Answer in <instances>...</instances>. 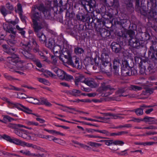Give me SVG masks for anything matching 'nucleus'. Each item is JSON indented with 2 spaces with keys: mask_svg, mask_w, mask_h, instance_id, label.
Returning a JSON list of instances; mask_svg holds the SVG:
<instances>
[{
  "mask_svg": "<svg viewBox=\"0 0 157 157\" xmlns=\"http://www.w3.org/2000/svg\"><path fill=\"white\" fill-rule=\"evenodd\" d=\"M84 78V77L82 75H80L76 78L75 81V85L78 86L80 82H84V81H85Z\"/></svg>",
  "mask_w": 157,
  "mask_h": 157,
  "instance_id": "25",
  "label": "nucleus"
},
{
  "mask_svg": "<svg viewBox=\"0 0 157 157\" xmlns=\"http://www.w3.org/2000/svg\"><path fill=\"white\" fill-rule=\"evenodd\" d=\"M2 137L5 140L10 142H11V140L12 139L9 136L5 134L3 135Z\"/></svg>",
  "mask_w": 157,
  "mask_h": 157,
  "instance_id": "56",
  "label": "nucleus"
},
{
  "mask_svg": "<svg viewBox=\"0 0 157 157\" xmlns=\"http://www.w3.org/2000/svg\"><path fill=\"white\" fill-rule=\"evenodd\" d=\"M39 102L40 103L38 104L39 105L41 104L45 105L48 106H51L52 105L46 99L44 98H40V100H39Z\"/></svg>",
  "mask_w": 157,
  "mask_h": 157,
  "instance_id": "23",
  "label": "nucleus"
},
{
  "mask_svg": "<svg viewBox=\"0 0 157 157\" xmlns=\"http://www.w3.org/2000/svg\"><path fill=\"white\" fill-rule=\"evenodd\" d=\"M127 34L129 36L130 38H132V37H135V32L132 30H129L127 32Z\"/></svg>",
  "mask_w": 157,
  "mask_h": 157,
  "instance_id": "48",
  "label": "nucleus"
},
{
  "mask_svg": "<svg viewBox=\"0 0 157 157\" xmlns=\"http://www.w3.org/2000/svg\"><path fill=\"white\" fill-rule=\"evenodd\" d=\"M84 50L80 48H76L75 49V52L77 54H81L84 52Z\"/></svg>",
  "mask_w": 157,
  "mask_h": 157,
  "instance_id": "46",
  "label": "nucleus"
},
{
  "mask_svg": "<svg viewBox=\"0 0 157 157\" xmlns=\"http://www.w3.org/2000/svg\"><path fill=\"white\" fill-rule=\"evenodd\" d=\"M101 90L104 91H110L111 89V87L109 85H103L101 86Z\"/></svg>",
  "mask_w": 157,
  "mask_h": 157,
  "instance_id": "37",
  "label": "nucleus"
},
{
  "mask_svg": "<svg viewBox=\"0 0 157 157\" xmlns=\"http://www.w3.org/2000/svg\"><path fill=\"white\" fill-rule=\"evenodd\" d=\"M154 119V117H146L142 119V120L146 122H149L150 124H153Z\"/></svg>",
  "mask_w": 157,
  "mask_h": 157,
  "instance_id": "29",
  "label": "nucleus"
},
{
  "mask_svg": "<svg viewBox=\"0 0 157 157\" xmlns=\"http://www.w3.org/2000/svg\"><path fill=\"white\" fill-rule=\"evenodd\" d=\"M76 17L77 19L81 21H84L85 19V17L84 15L82 13H78L77 14Z\"/></svg>",
  "mask_w": 157,
  "mask_h": 157,
  "instance_id": "30",
  "label": "nucleus"
},
{
  "mask_svg": "<svg viewBox=\"0 0 157 157\" xmlns=\"http://www.w3.org/2000/svg\"><path fill=\"white\" fill-rule=\"evenodd\" d=\"M27 96L24 94L19 92L17 94V98L20 99H25L26 98Z\"/></svg>",
  "mask_w": 157,
  "mask_h": 157,
  "instance_id": "47",
  "label": "nucleus"
},
{
  "mask_svg": "<svg viewBox=\"0 0 157 157\" xmlns=\"http://www.w3.org/2000/svg\"><path fill=\"white\" fill-rule=\"evenodd\" d=\"M23 141H21L18 139L13 138H12L10 143H14L18 145H20L22 146Z\"/></svg>",
  "mask_w": 157,
  "mask_h": 157,
  "instance_id": "27",
  "label": "nucleus"
},
{
  "mask_svg": "<svg viewBox=\"0 0 157 157\" xmlns=\"http://www.w3.org/2000/svg\"><path fill=\"white\" fill-rule=\"evenodd\" d=\"M22 146L23 147L26 146L29 147H32L33 148L36 149L38 150H40L41 148L40 147L37 146L35 145H34L31 143H26L23 141Z\"/></svg>",
  "mask_w": 157,
  "mask_h": 157,
  "instance_id": "19",
  "label": "nucleus"
},
{
  "mask_svg": "<svg viewBox=\"0 0 157 157\" xmlns=\"http://www.w3.org/2000/svg\"><path fill=\"white\" fill-rule=\"evenodd\" d=\"M17 129L18 128H24L26 129H27L29 130H32L33 128L31 127H27L25 126L20 124H16Z\"/></svg>",
  "mask_w": 157,
  "mask_h": 157,
  "instance_id": "55",
  "label": "nucleus"
},
{
  "mask_svg": "<svg viewBox=\"0 0 157 157\" xmlns=\"http://www.w3.org/2000/svg\"><path fill=\"white\" fill-rule=\"evenodd\" d=\"M111 48L112 50L116 53L119 52L121 49L120 45L116 42H113L111 44Z\"/></svg>",
  "mask_w": 157,
  "mask_h": 157,
  "instance_id": "15",
  "label": "nucleus"
},
{
  "mask_svg": "<svg viewBox=\"0 0 157 157\" xmlns=\"http://www.w3.org/2000/svg\"><path fill=\"white\" fill-rule=\"evenodd\" d=\"M38 52V54L40 56L42 59H43V60L44 61H47V58L44 55V54L42 52L39 51Z\"/></svg>",
  "mask_w": 157,
  "mask_h": 157,
  "instance_id": "63",
  "label": "nucleus"
},
{
  "mask_svg": "<svg viewBox=\"0 0 157 157\" xmlns=\"http://www.w3.org/2000/svg\"><path fill=\"white\" fill-rule=\"evenodd\" d=\"M55 138L56 137H54L53 136L50 135H46V139H48V140L50 141L53 140L54 141L55 140Z\"/></svg>",
  "mask_w": 157,
  "mask_h": 157,
  "instance_id": "64",
  "label": "nucleus"
},
{
  "mask_svg": "<svg viewBox=\"0 0 157 157\" xmlns=\"http://www.w3.org/2000/svg\"><path fill=\"white\" fill-rule=\"evenodd\" d=\"M124 144V142L120 140H113V144L115 145H122Z\"/></svg>",
  "mask_w": 157,
  "mask_h": 157,
  "instance_id": "51",
  "label": "nucleus"
},
{
  "mask_svg": "<svg viewBox=\"0 0 157 157\" xmlns=\"http://www.w3.org/2000/svg\"><path fill=\"white\" fill-rule=\"evenodd\" d=\"M64 77V79L67 81H69L73 79V76L67 74L66 73L65 74V76Z\"/></svg>",
  "mask_w": 157,
  "mask_h": 157,
  "instance_id": "42",
  "label": "nucleus"
},
{
  "mask_svg": "<svg viewBox=\"0 0 157 157\" xmlns=\"http://www.w3.org/2000/svg\"><path fill=\"white\" fill-rule=\"evenodd\" d=\"M4 77L7 80L12 81L13 80H17L18 81H20V80L17 78H15L11 76L8 75L7 74H4Z\"/></svg>",
  "mask_w": 157,
  "mask_h": 157,
  "instance_id": "38",
  "label": "nucleus"
},
{
  "mask_svg": "<svg viewBox=\"0 0 157 157\" xmlns=\"http://www.w3.org/2000/svg\"><path fill=\"white\" fill-rule=\"evenodd\" d=\"M119 113L114 114L110 113H106L105 114V116H110L111 119H118Z\"/></svg>",
  "mask_w": 157,
  "mask_h": 157,
  "instance_id": "31",
  "label": "nucleus"
},
{
  "mask_svg": "<svg viewBox=\"0 0 157 157\" xmlns=\"http://www.w3.org/2000/svg\"><path fill=\"white\" fill-rule=\"evenodd\" d=\"M154 144H157V142H148L144 143V146L146 145L151 146L153 145Z\"/></svg>",
  "mask_w": 157,
  "mask_h": 157,
  "instance_id": "58",
  "label": "nucleus"
},
{
  "mask_svg": "<svg viewBox=\"0 0 157 157\" xmlns=\"http://www.w3.org/2000/svg\"><path fill=\"white\" fill-rule=\"evenodd\" d=\"M136 114L138 116L141 115L143 113V110L141 108H138L135 111Z\"/></svg>",
  "mask_w": 157,
  "mask_h": 157,
  "instance_id": "50",
  "label": "nucleus"
},
{
  "mask_svg": "<svg viewBox=\"0 0 157 157\" xmlns=\"http://www.w3.org/2000/svg\"><path fill=\"white\" fill-rule=\"evenodd\" d=\"M129 89L131 90L137 91L141 90L142 89V87L136 85H131L129 87Z\"/></svg>",
  "mask_w": 157,
  "mask_h": 157,
  "instance_id": "32",
  "label": "nucleus"
},
{
  "mask_svg": "<svg viewBox=\"0 0 157 157\" xmlns=\"http://www.w3.org/2000/svg\"><path fill=\"white\" fill-rule=\"evenodd\" d=\"M129 45L135 48L139 49L144 47V41L136 37L130 38L129 40Z\"/></svg>",
  "mask_w": 157,
  "mask_h": 157,
  "instance_id": "6",
  "label": "nucleus"
},
{
  "mask_svg": "<svg viewBox=\"0 0 157 157\" xmlns=\"http://www.w3.org/2000/svg\"><path fill=\"white\" fill-rule=\"evenodd\" d=\"M143 128V129H157V127L151 125L145 127Z\"/></svg>",
  "mask_w": 157,
  "mask_h": 157,
  "instance_id": "59",
  "label": "nucleus"
},
{
  "mask_svg": "<svg viewBox=\"0 0 157 157\" xmlns=\"http://www.w3.org/2000/svg\"><path fill=\"white\" fill-rule=\"evenodd\" d=\"M88 144L91 146L95 147H99L101 146V144H100L91 142H89Z\"/></svg>",
  "mask_w": 157,
  "mask_h": 157,
  "instance_id": "57",
  "label": "nucleus"
},
{
  "mask_svg": "<svg viewBox=\"0 0 157 157\" xmlns=\"http://www.w3.org/2000/svg\"><path fill=\"white\" fill-rule=\"evenodd\" d=\"M14 132L17 135L24 139H27L28 137L27 134L28 131L26 130L22 129H17L14 130Z\"/></svg>",
  "mask_w": 157,
  "mask_h": 157,
  "instance_id": "11",
  "label": "nucleus"
},
{
  "mask_svg": "<svg viewBox=\"0 0 157 157\" xmlns=\"http://www.w3.org/2000/svg\"><path fill=\"white\" fill-rule=\"evenodd\" d=\"M3 120L7 122L6 121L8 120L9 122H11L14 120V119L8 115L3 116Z\"/></svg>",
  "mask_w": 157,
  "mask_h": 157,
  "instance_id": "41",
  "label": "nucleus"
},
{
  "mask_svg": "<svg viewBox=\"0 0 157 157\" xmlns=\"http://www.w3.org/2000/svg\"><path fill=\"white\" fill-rule=\"evenodd\" d=\"M17 10H15V11L16 12L18 13L20 15H22V6L21 5L20 3H18L17 5Z\"/></svg>",
  "mask_w": 157,
  "mask_h": 157,
  "instance_id": "36",
  "label": "nucleus"
},
{
  "mask_svg": "<svg viewBox=\"0 0 157 157\" xmlns=\"http://www.w3.org/2000/svg\"><path fill=\"white\" fill-rule=\"evenodd\" d=\"M2 99L6 101L8 107L10 108H16L18 109L21 110L29 114L31 113L32 110L26 107L21 104L17 102H13L6 97H3Z\"/></svg>",
  "mask_w": 157,
  "mask_h": 157,
  "instance_id": "5",
  "label": "nucleus"
},
{
  "mask_svg": "<svg viewBox=\"0 0 157 157\" xmlns=\"http://www.w3.org/2000/svg\"><path fill=\"white\" fill-rule=\"evenodd\" d=\"M39 38L40 42L41 43H44L46 40V37L44 35L42 32H40L35 33Z\"/></svg>",
  "mask_w": 157,
  "mask_h": 157,
  "instance_id": "20",
  "label": "nucleus"
},
{
  "mask_svg": "<svg viewBox=\"0 0 157 157\" xmlns=\"http://www.w3.org/2000/svg\"><path fill=\"white\" fill-rule=\"evenodd\" d=\"M67 63L68 64L71 65L73 67L79 69L82 68V63L78 58L75 57L72 58L69 57Z\"/></svg>",
  "mask_w": 157,
  "mask_h": 157,
  "instance_id": "7",
  "label": "nucleus"
},
{
  "mask_svg": "<svg viewBox=\"0 0 157 157\" xmlns=\"http://www.w3.org/2000/svg\"><path fill=\"white\" fill-rule=\"evenodd\" d=\"M38 9L41 11L45 18L49 19L51 17V8L50 6H44L43 4L39 6H36L32 9L34 18L33 19V27L35 33L40 32V30L46 26V24L42 19L41 13L36 12V10Z\"/></svg>",
  "mask_w": 157,
  "mask_h": 157,
  "instance_id": "1",
  "label": "nucleus"
},
{
  "mask_svg": "<svg viewBox=\"0 0 157 157\" xmlns=\"http://www.w3.org/2000/svg\"><path fill=\"white\" fill-rule=\"evenodd\" d=\"M5 89H7L10 90H13L16 91H20L21 90L20 88L16 87L12 85H10L9 87H5Z\"/></svg>",
  "mask_w": 157,
  "mask_h": 157,
  "instance_id": "43",
  "label": "nucleus"
},
{
  "mask_svg": "<svg viewBox=\"0 0 157 157\" xmlns=\"http://www.w3.org/2000/svg\"><path fill=\"white\" fill-rule=\"evenodd\" d=\"M18 62L19 63L17 64V66L15 65H14L13 66L8 65L10 69V70L13 72H17L21 75H23L24 74L23 72L17 71V70H20L23 71L26 69V68L24 67L23 65L21 64L22 63H24V61H21L19 60ZM17 63H18V62Z\"/></svg>",
  "mask_w": 157,
  "mask_h": 157,
  "instance_id": "8",
  "label": "nucleus"
},
{
  "mask_svg": "<svg viewBox=\"0 0 157 157\" xmlns=\"http://www.w3.org/2000/svg\"><path fill=\"white\" fill-rule=\"evenodd\" d=\"M20 152L22 153L24 155H26L30 156L31 152L29 151H24L21 150L20 151Z\"/></svg>",
  "mask_w": 157,
  "mask_h": 157,
  "instance_id": "62",
  "label": "nucleus"
},
{
  "mask_svg": "<svg viewBox=\"0 0 157 157\" xmlns=\"http://www.w3.org/2000/svg\"><path fill=\"white\" fill-rule=\"evenodd\" d=\"M6 8L9 10L8 11L11 12L14 10L13 6L9 2H8L6 4Z\"/></svg>",
  "mask_w": 157,
  "mask_h": 157,
  "instance_id": "40",
  "label": "nucleus"
},
{
  "mask_svg": "<svg viewBox=\"0 0 157 157\" xmlns=\"http://www.w3.org/2000/svg\"><path fill=\"white\" fill-rule=\"evenodd\" d=\"M0 11L1 13L4 17H5L8 14H10L11 13V12L8 11L6 9L5 7L2 6L0 9Z\"/></svg>",
  "mask_w": 157,
  "mask_h": 157,
  "instance_id": "22",
  "label": "nucleus"
},
{
  "mask_svg": "<svg viewBox=\"0 0 157 157\" xmlns=\"http://www.w3.org/2000/svg\"><path fill=\"white\" fill-rule=\"evenodd\" d=\"M109 52L107 51L103 50L101 55V60L102 65L105 66H106L108 65L109 67L110 65V59L109 56Z\"/></svg>",
  "mask_w": 157,
  "mask_h": 157,
  "instance_id": "10",
  "label": "nucleus"
},
{
  "mask_svg": "<svg viewBox=\"0 0 157 157\" xmlns=\"http://www.w3.org/2000/svg\"><path fill=\"white\" fill-rule=\"evenodd\" d=\"M53 71L57 75L59 78L62 80H64V76L66 73L60 69H58L57 67H55L52 68Z\"/></svg>",
  "mask_w": 157,
  "mask_h": 157,
  "instance_id": "12",
  "label": "nucleus"
},
{
  "mask_svg": "<svg viewBox=\"0 0 157 157\" xmlns=\"http://www.w3.org/2000/svg\"><path fill=\"white\" fill-rule=\"evenodd\" d=\"M33 61L36 62V65L37 67L39 68H41L42 67V64L39 60L35 58V60H33Z\"/></svg>",
  "mask_w": 157,
  "mask_h": 157,
  "instance_id": "60",
  "label": "nucleus"
},
{
  "mask_svg": "<svg viewBox=\"0 0 157 157\" xmlns=\"http://www.w3.org/2000/svg\"><path fill=\"white\" fill-rule=\"evenodd\" d=\"M140 69L142 74L148 75L152 74L157 71V60L154 62L143 61Z\"/></svg>",
  "mask_w": 157,
  "mask_h": 157,
  "instance_id": "2",
  "label": "nucleus"
},
{
  "mask_svg": "<svg viewBox=\"0 0 157 157\" xmlns=\"http://www.w3.org/2000/svg\"><path fill=\"white\" fill-rule=\"evenodd\" d=\"M121 64L119 59L118 57L114 58L113 61V67H119Z\"/></svg>",
  "mask_w": 157,
  "mask_h": 157,
  "instance_id": "33",
  "label": "nucleus"
},
{
  "mask_svg": "<svg viewBox=\"0 0 157 157\" xmlns=\"http://www.w3.org/2000/svg\"><path fill=\"white\" fill-rule=\"evenodd\" d=\"M97 132L100 133L105 134L106 136H109V132L105 130H98Z\"/></svg>",
  "mask_w": 157,
  "mask_h": 157,
  "instance_id": "53",
  "label": "nucleus"
},
{
  "mask_svg": "<svg viewBox=\"0 0 157 157\" xmlns=\"http://www.w3.org/2000/svg\"><path fill=\"white\" fill-rule=\"evenodd\" d=\"M17 41L15 39H8L7 43L10 46H13L16 43Z\"/></svg>",
  "mask_w": 157,
  "mask_h": 157,
  "instance_id": "44",
  "label": "nucleus"
},
{
  "mask_svg": "<svg viewBox=\"0 0 157 157\" xmlns=\"http://www.w3.org/2000/svg\"><path fill=\"white\" fill-rule=\"evenodd\" d=\"M25 123L29 126H37L39 125L37 122L34 121H30L28 120H26L25 121Z\"/></svg>",
  "mask_w": 157,
  "mask_h": 157,
  "instance_id": "26",
  "label": "nucleus"
},
{
  "mask_svg": "<svg viewBox=\"0 0 157 157\" xmlns=\"http://www.w3.org/2000/svg\"><path fill=\"white\" fill-rule=\"evenodd\" d=\"M8 45L6 44L2 45V47L4 50L5 52L11 55L10 56L7 57V61L9 63H17L19 61V57L18 55L14 53V52H16L17 51V48L14 47L8 48Z\"/></svg>",
  "mask_w": 157,
  "mask_h": 157,
  "instance_id": "3",
  "label": "nucleus"
},
{
  "mask_svg": "<svg viewBox=\"0 0 157 157\" xmlns=\"http://www.w3.org/2000/svg\"><path fill=\"white\" fill-rule=\"evenodd\" d=\"M103 33L101 32L100 34L101 36L103 38H106L109 36V32L106 30L105 29H104Z\"/></svg>",
  "mask_w": 157,
  "mask_h": 157,
  "instance_id": "35",
  "label": "nucleus"
},
{
  "mask_svg": "<svg viewBox=\"0 0 157 157\" xmlns=\"http://www.w3.org/2000/svg\"><path fill=\"white\" fill-rule=\"evenodd\" d=\"M84 82L92 88H95L98 86L94 79L92 78H88L85 79Z\"/></svg>",
  "mask_w": 157,
  "mask_h": 157,
  "instance_id": "13",
  "label": "nucleus"
},
{
  "mask_svg": "<svg viewBox=\"0 0 157 157\" xmlns=\"http://www.w3.org/2000/svg\"><path fill=\"white\" fill-rule=\"evenodd\" d=\"M3 28L6 32L11 33H16V32L14 31L13 28L11 27L9 24H4Z\"/></svg>",
  "mask_w": 157,
  "mask_h": 157,
  "instance_id": "18",
  "label": "nucleus"
},
{
  "mask_svg": "<svg viewBox=\"0 0 157 157\" xmlns=\"http://www.w3.org/2000/svg\"><path fill=\"white\" fill-rule=\"evenodd\" d=\"M130 121H133L136 122H140L141 121H143L142 119H140L135 117H132V119L130 120Z\"/></svg>",
  "mask_w": 157,
  "mask_h": 157,
  "instance_id": "61",
  "label": "nucleus"
},
{
  "mask_svg": "<svg viewBox=\"0 0 157 157\" xmlns=\"http://www.w3.org/2000/svg\"><path fill=\"white\" fill-rule=\"evenodd\" d=\"M7 126L9 128L14 129V130L17 129V126L16 124L10 123L7 125Z\"/></svg>",
  "mask_w": 157,
  "mask_h": 157,
  "instance_id": "52",
  "label": "nucleus"
},
{
  "mask_svg": "<svg viewBox=\"0 0 157 157\" xmlns=\"http://www.w3.org/2000/svg\"><path fill=\"white\" fill-rule=\"evenodd\" d=\"M16 29L19 31V33L23 36H24L25 33V31L23 30L24 28H21L19 27L18 25H17L16 26Z\"/></svg>",
  "mask_w": 157,
  "mask_h": 157,
  "instance_id": "39",
  "label": "nucleus"
},
{
  "mask_svg": "<svg viewBox=\"0 0 157 157\" xmlns=\"http://www.w3.org/2000/svg\"><path fill=\"white\" fill-rule=\"evenodd\" d=\"M54 142L61 145H63L65 143V142L64 141L56 138Z\"/></svg>",
  "mask_w": 157,
  "mask_h": 157,
  "instance_id": "54",
  "label": "nucleus"
},
{
  "mask_svg": "<svg viewBox=\"0 0 157 157\" xmlns=\"http://www.w3.org/2000/svg\"><path fill=\"white\" fill-rule=\"evenodd\" d=\"M100 118L101 121H99L100 122L108 123L111 117H101Z\"/></svg>",
  "mask_w": 157,
  "mask_h": 157,
  "instance_id": "45",
  "label": "nucleus"
},
{
  "mask_svg": "<svg viewBox=\"0 0 157 157\" xmlns=\"http://www.w3.org/2000/svg\"><path fill=\"white\" fill-rule=\"evenodd\" d=\"M20 46L24 50L21 49L19 52L24 56L26 59L33 60H35V56L30 53L29 51L32 49V47L29 42L21 43Z\"/></svg>",
  "mask_w": 157,
  "mask_h": 157,
  "instance_id": "4",
  "label": "nucleus"
},
{
  "mask_svg": "<svg viewBox=\"0 0 157 157\" xmlns=\"http://www.w3.org/2000/svg\"><path fill=\"white\" fill-rule=\"evenodd\" d=\"M157 42L153 43L152 45L150 47L148 51V54L149 57L151 58H154L155 61L157 60Z\"/></svg>",
  "mask_w": 157,
  "mask_h": 157,
  "instance_id": "9",
  "label": "nucleus"
},
{
  "mask_svg": "<svg viewBox=\"0 0 157 157\" xmlns=\"http://www.w3.org/2000/svg\"><path fill=\"white\" fill-rule=\"evenodd\" d=\"M55 44L54 40L52 38L49 39L48 42L46 44V46L50 49H52Z\"/></svg>",
  "mask_w": 157,
  "mask_h": 157,
  "instance_id": "24",
  "label": "nucleus"
},
{
  "mask_svg": "<svg viewBox=\"0 0 157 157\" xmlns=\"http://www.w3.org/2000/svg\"><path fill=\"white\" fill-rule=\"evenodd\" d=\"M68 94L73 96L77 97L80 96L81 91L78 90L73 89L72 90L69 91H68Z\"/></svg>",
  "mask_w": 157,
  "mask_h": 157,
  "instance_id": "21",
  "label": "nucleus"
},
{
  "mask_svg": "<svg viewBox=\"0 0 157 157\" xmlns=\"http://www.w3.org/2000/svg\"><path fill=\"white\" fill-rule=\"evenodd\" d=\"M12 154L0 150V156H5L6 157H10Z\"/></svg>",
  "mask_w": 157,
  "mask_h": 157,
  "instance_id": "34",
  "label": "nucleus"
},
{
  "mask_svg": "<svg viewBox=\"0 0 157 157\" xmlns=\"http://www.w3.org/2000/svg\"><path fill=\"white\" fill-rule=\"evenodd\" d=\"M119 67H113V69L112 71L114 74L117 75L118 74V71Z\"/></svg>",
  "mask_w": 157,
  "mask_h": 157,
  "instance_id": "49",
  "label": "nucleus"
},
{
  "mask_svg": "<svg viewBox=\"0 0 157 157\" xmlns=\"http://www.w3.org/2000/svg\"><path fill=\"white\" fill-rule=\"evenodd\" d=\"M30 42H32L33 44V52H39L40 50L39 47L35 39L33 38L30 40Z\"/></svg>",
  "mask_w": 157,
  "mask_h": 157,
  "instance_id": "16",
  "label": "nucleus"
},
{
  "mask_svg": "<svg viewBox=\"0 0 157 157\" xmlns=\"http://www.w3.org/2000/svg\"><path fill=\"white\" fill-rule=\"evenodd\" d=\"M130 68L129 67L126 66L123 67L121 68V74L124 76H130L132 75V73H130Z\"/></svg>",
  "mask_w": 157,
  "mask_h": 157,
  "instance_id": "14",
  "label": "nucleus"
},
{
  "mask_svg": "<svg viewBox=\"0 0 157 157\" xmlns=\"http://www.w3.org/2000/svg\"><path fill=\"white\" fill-rule=\"evenodd\" d=\"M53 51L54 53H62L63 51L64 52V51L63 50L64 49V46H61L60 45H57L54 46L53 48Z\"/></svg>",
  "mask_w": 157,
  "mask_h": 157,
  "instance_id": "17",
  "label": "nucleus"
},
{
  "mask_svg": "<svg viewBox=\"0 0 157 157\" xmlns=\"http://www.w3.org/2000/svg\"><path fill=\"white\" fill-rule=\"evenodd\" d=\"M28 101L30 103H33L35 104H38L40 103L39 100L37 99L34 98L32 97L29 98L28 99Z\"/></svg>",
  "mask_w": 157,
  "mask_h": 157,
  "instance_id": "28",
  "label": "nucleus"
}]
</instances>
